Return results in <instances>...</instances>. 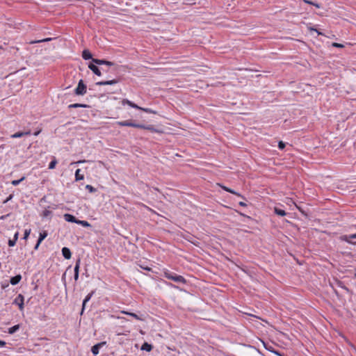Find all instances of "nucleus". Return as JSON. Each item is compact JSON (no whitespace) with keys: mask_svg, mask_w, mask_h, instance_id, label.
Masks as SVG:
<instances>
[{"mask_svg":"<svg viewBox=\"0 0 356 356\" xmlns=\"http://www.w3.org/2000/svg\"><path fill=\"white\" fill-rule=\"evenodd\" d=\"M116 124L120 127H131L134 128H139L143 129L149 130L151 132L154 133H160L161 131L156 129L154 125L149 124L145 125L143 124L136 123L134 120H129L124 121H118L116 122Z\"/></svg>","mask_w":356,"mask_h":356,"instance_id":"obj_1","label":"nucleus"},{"mask_svg":"<svg viewBox=\"0 0 356 356\" xmlns=\"http://www.w3.org/2000/svg\"><path fill=\"white\" fill-rule=\"evenodd\" d=\"M163 276L170 280L174 281L176 283L179 284H186V280L181 275H177L174 272L170 271L168 270H165L163 272Z\"/></svg>","mask_w":356,"mask_h":356,"instance_id":"obj_2","label":"nucleus"},{"mask_svg":"<svg viewBox=\"0 0 356 356\" xmlns=\"http://www.w3.org/2000/svg\"><path fill=\"white\" fill-rule=\"evenodd\" d=\"M87 92V86L82 79L79 80L77 87L74 89L76 95H84Z\"/></svg>","mask_w":356,"mask_h":356,"instance_id":"obj_3","label":"nucleus"},{"mask_svg":"<svg viewBox=\"0 0 356 356\" xmlns=\"http://www.w3.org/2000/svg\"><path fill=\"white\" fill-rule=\"evenodd\" d=\"M24 298L22 294H19L14 300L13 304L18 305L19 309L23 311L24 308Z\"/></svg>","mask_w":356,"mask_h":356,"instance_id":"obj_4","label":"nucleus"},{"mask_svg":"<svg viewBox=\"0 0 356 356\" xmlns=\"http://www.w3.org/2000/svg\"><path fill=\"white\" fill-rule=\"evenodd\" d=\"M92 63L96 65H106L109 67L113 66L115 65L114 63H113V62L106 60L105 59H99V58H92Z\"/></svg>","mask_w":356,"mask_h":356,"instance_id":"obj_5","label":"nucleus"},{"mask_svg":"<svg viewBox=\"0 0 356 356\" xmlns=\"http://www.w3.org/2000/svg\"><path fill=\"white\" fill-rule=\"evenodd\" d=\"M106 341H102V342H99V343H96L95 345H94L92 348H91V351L92 353V354L96 356L97 355L99 354V349L101 348H102L103 346H104L106 345Z\"/></svg>","mask_w":356,"mask_h":356,"instance_id":"obj_6","label":"nucleus"},{"mask_svg":"<svg viewBox=\"0 0 356 356\" xmlns=\"http://www.w3.org/2000/svg\"><path fill=\"white\" fill-rule=\"evenodd\" d=\"M56 209L57 208V205L56 204H54L53 206L51 207H48L47 209H45L42 214H41V216H42L43 218H51V216H52V211H50L49 209Z\"/></svg>","mask_w":356,"mask_h":356,"instance_id":"obj_7","label":"nucleus"},{"mask_svg":"<svg viewBox=\"0 0 356 356\" xmlns=\"http://www.w3.org/2000/svg\"><path fill=\"white\" fill-rule=\"evenodd\" d=\"M341 239L344 241L348 243L355 245V242H352L350 239H356V234H350V235H343L341 236Z\"/></svg>","mask_w":356,"mask_h":356,"instance_id":"obj_8","label":"nucleus"},{"mask_svg":"<svg viewBox=\"0 0 356 356\" xmlns=\"http://www.w3.org/2000/svg\"><path fill=\"white\" fill-rule=\"evenodd\" d=\"M88 68L96 75L97 76H101L102 75V72L99 70V68L97 66L96 64L93 63L92 62V63H90L88 65Z\"/></svg>","mask_w":356,"mask_h":356,"instance_id":"obj_9","label":"nucleus"},{"mask_svg":"<svg viewBox=\"0 0 356 356\" xmlns=\"http://www.w3.org/2000/svg\"><path fill=\"white\" fill-rule=\"evenodd\" d=\"M122 105H125V104H127L129 105V106H131V108H136V109H142V107L138 106L137 104H136L135 103L132 102L131 101L127 99H123L122 100Z\"/></svg>","mask_w":356,"mask_h":356,"instance_id":"obj_10","label":"nucleus"},{"mask_svg":"<svg viewBox=\"0 0 356 356\" xmlns=\"http://www.w3.org/2000/svg\"><path fill=\"white\" fill-rule=\"evenodd\" d=\"M31 134V130H28L26 131H18L11 135L12 138H21L24 136H29Z\"/></svg>","mask_w":356,"mask_h":356,"instance_id":"obj_11","label":"nucleus"},{"mask_svg":"<svg viewBox=\"0 0 356 356\" xmlns=\"http://www.w3.org/2000/svg\"><path fill=\"white\" fill-rule=\"evenodd\" d=\"M119 82L118 79H113L109 81H102L96 83L97 86L114 85Z\"/></svg>","mask_w":356,"mask_h":356,"instance_id":"obj_12","label":"nucleus"},{"mask_svg":"<svg viewBox=\"0 0 356 356\" xmlns=\"http://www.w3.org/2000/svg\"><path fill=\"white\" fill-rule=\"evenodd\" d=\"M63 217H64V219L67 222H74V223L76 224V222H77L78 219L74 216H73L72 214L65 213V214H64Z\"/></svg>","mask_w":356,"mask_h":356,"instance_id":"obj_13","label":"nucleus"},{"mask_svg":"<svg viewBox=\"0 0 356 356\" xmlns=\"http://www.w3.org/2000/svg\"><path fill=\"white\" fill-rule=\"evenodd\" d=\"M63 257L66 259H70L72 257V252L70 248L64 247L61 250Z\"/></svg>","mask_w":356,"mask_h":356,"instance_id":"obj_14","label":"nucleus"},{"mask_svg":"<svg viewBox=\"0 0 356 356\" xmlns=\"http://www.w3.org/2000/svg\"><path fill=\"white\" fill-rule=\"evenodd\" d=\"M93 294H94V291H91L85 297L84 300H83L81 314H82L83 313V311H84L85 307H86V304L91 299Z\"/></svg>","mask_w":356,"mask_h":356,"instance_id":"obj_15","label":"nucleus"},{"mask_svg":"<svg viewBox=\"0 0 356 356\" xmlns=\"http://www.w3.org/2000/svg\"><path fill=\"white\" fill-rule=\"evenodd\" d=\"M122 312L124 314H127L128 316H130L134 318L136 320L144 321L143 315L139 316L135 313L130 312H125V311H123Z\"/></svg>","mask_w":356,"mask_h":356,"instance_id":"obj_16","label":"nucleus"},{"mask_svg":"<svg viewBox=\"0 0 356 356\" xmlns=\"http://www.w3.org/2000/svg\"><path fill=\"white\" fill-rule=\"evenodd\" d=\"M76 108H90V106L88 104H79V103H74V104H70L68 106L69 109Z\"/></svg>","mask_w":356,"mask_h":356,"instance_id":"obj_17","label":"nucleus"},{"mask_svg":"<svg viewBox=\"0 0 356 356\" xmlns=\"http://www.w3.org/2000/svg\"><path fill=\"white\" fill-rule=\"evenodd\" d=\"M21 280H22V275L20 274H19L14 277H12L10 280V283L12 285H16L21 281Z\"/></svg>","mask_w":356,"mask_h":356,"instance_id":"obj_18","label":"nucleus"},{"mask_svg":"<svg viewBox=\"0 0 356 356\" xmlns=\"http://www.w3.org/2000/svg\"><path fill=\"white\" fill-rule=\"evenodd\" d=\"M82 57L84 60H89V59L92 60V58H93L91 52L88 49H84L82 51Z\"/></svg>","mask_w":356,"mask_h":356,"instance_id":"obj_19","label":"nucleus"},{"mask_svg":"<svg viewBox=\"0 0 356 356\" xmlns=\"http://www.w3.org/2000/svg\"><path fill=\"white\" fill-rule=\"evenodd\" d=\"M152 348L153 346L147 342H144L140 348L142 350H145L147 352H150L152 350Z\"/></svg>","mask_w":356,"mask_h":356,"instance_id":"obj_20","label":"nucleus"},{"mask_svg":"<svg viewBox=\"0 0 356 356\" xmlns=\"http://www.w3.org/2000/svg\"><path fill=\"white\" fill-rule=\"evenodd\" d=\"M262 342H263V344H264V348H265L267 350H268V351H270V352H271V353H274V354H278V350H275V349L272 346H270V345H269V344H268V343H265V342H264V341H262Z\"/></svg>","mask_w":356,"mask_h":356,"instance_id":"obj_21","label":"nucleus"},{"mask_svg":"<svg viewBox=\"0 0 356 356\" xmlns=\"http://www.w3.org/2000/svg\"><path fill=\"white\" fill-rule=\"evenodd\" d=\"M274 212L275 214H277V216H284L286 215V212L284 209H282L278 207L274 208Z\"/></svg>","mask_w":356,"mask_h":356,"instance_id":"obj_22","label":"nucleus"},{"mask_svg":"<svg viewBox=\"0 0 356 356\" xmlns=\"http://www.w3.org/2000/svg\"><path fill=\"white\" fill-rule=\"evenodd\" d=\"M19 327H20L19 324H17L11 327H9L8 330V333L10 334H13L14 333H15L17 331L19 330Z\"/></svg>","mask_w":356,"mask_h":356,"instance_id":"obj_23","label":"nucleus"},{"mask_svg":"<svg viewBox=\"0 0 356 356\" xmlns=\"http://www.w3.org/2000/svg\"><path fill=\"white\" fill-rule=\"evenodd\" d=\"M81 170L80 169H77L75 172V180L77 181H80V180H83L84 179V175L81 174Z\"/></svg>","mask_w":356,"mask_h":356,"instance_id":"obj_24","label":"nucleus"},{"mask_svg":"<svg viewBox=\"0 0 356 356\" xmlns=\"http://www.w3.org/2000/svg\"><path fill=\"white\" fill-rule=\"evenodd\" d=\"M48 233L47 231H43L40 233L39 238L38 241H39V243H42V241L47 236Z\"/></svg>","mask_w":356,"mask_h":356,"instance_id":"obj_25","label":"nucleus"},{"mask_svg":"<svg viewBox=\"0 0 356 356\" xmlns=\"http://www.w3.org/2000/svg\"><path fill=\"white\" fill-rule=\"evenodd\" d=\"M81 264V259L78 258L76 261L75 266L74 268V273H79V268Z\"/></svg>","mask_w":356,"mask_h":356,"instance_id":"obj_26","label":"nucleus"},{"mask_svg":"<svg viewBox=\"0 0 356 356\" xmlns=\"http://www.w3.org/2000/svg\"><path fill=\"white\" fill-rule=\"evenodd\" d=\"M337 285L338 286L344 289L347 293H352V291L348 287H346L341 281H337Z\"/></svg>","mask_w":356,"mask_h":356,"instance_id":"obj_27","label":"nucleus"},{"mask_svg":"<svg viewBox=\"0 0 356 356\" xmlns=\"http://www.w3.org/2000/svg\"><path fill=\"white\" fill-rule=\"evenodd\" d=\"M76 224L81 225H82L84 227H90V224L88 221H86V220H81L78 219L77 222H76Z\"/></svg>","mask_w":356,"mask_h":356,"instance_id":"obj_28","label":"nucleus"},{"mask_svg":"<svg viewBox=\"0 0 356 356\" xmlns=\"http://www.w3.org/2000/svg\"><path fill=\"white\" fill-rule=\"evenodd\" d=\"M222 189H223V190H225V191H227V192H229V193H233V194H235V195H238V196L241 197V195L239 193H238L235 192L234 191H233L232 189H231V188H228V187H226V186H222ZM242 197L243 198V196H242Z\"/></svg>","mask_w":356,"mask_h":356,"instance_id":"obj_29","label":"nucleus"},{"mask_svg":"<svg viewBox=\"0 0 356 356\" xmlns=\"http://www.w3.org/2000/svg\"><path fill=\"white\" fill-rule=\"evenodd\" d=\"M56 164L57 160L55 157H54L53 160L49 164V169H54Z\"/></svg>","mask_w":356,"mask_h":356,"instance_id":"obj_30","label":"nucleus"},{"mask_svg":"<svg viewBox=\"0 0 356 356\" xmlns=\"http://www.w3.org/2000/svg\"><path fill=\"white\" fill-rule=\"evenodd\" d=\"M86 189L90 193H95L97 191V188L89 184L86 186Z\"/></svg>","mask_w":356,"mask_h":356,"instance_id":"obj_31","label":"nucleus"},{"mask_svg":"<svg viewBox=\"0 0 356 356\" xmlns=\"http://www.w3.org/2000/svg\"><path fill=\"white\" fill-rule=\"evenodd\" d=\"M25 179V177H22L21 179H15V180H13L11 181V184L13 185V186H17L19 185L23 180Z\"/></svg>","mask_w":356,"mask_h":356,"instance_id":"obj_32","label":"nucleus"},{"mask_svg":"<svg viewBox=\"0 0 356 356\" xmlns=\"http://www.w3.org/2000/svg\"><path fill=\"white\" fill-rule=\"evenodd\" d=\"M141 111L145 112V113H153V114H156L157 112L149 108H142V109H140Z\"/></svg>","mask_w":356,"mask_h":356,"instance_id":"obj_33","label":"nucleus"},{"mask_svg":"<svg viewBox=\"0 0 356 356\" xmlns=\"http://www.w3.org/2000/svg\"><path fill=\"white\" fill-rule=\"evenodd\" d=\"M286 145H285V143H284L283 141L280 140L279 143H278V148L281 150L284 149V147H285Z\"/></svg>","mask_w":356,"mask_h":356,"instance_id":"obj_34","label":"nucleus"},{"mask_svg":"<svg viewBox=\"0 0 356 356\" xmlns=\"http://www.w3.org/2000/svg\"><path fill=\"white\" fill-rule=\"evenodd\" d=\"M50 40H51V38H44L43 40H37V41H35V42H32L31 43H38V42H48V41H50Z\"/></svg>","mask_w":356,"mask_h":356,"instance_id":"obj_35","label":"nucleus"},{"mask_svg":"<svg viewBox=\"0 0 356 356\" xmlns=\"http://www.w3.org/2000/svg\"><path fill=\"white\" fill-rule=\"evenodd\" d=\"M31 233V229H26L24 234V239H26Z\"/></svg>","mask_w":356,"mask_h":356,"instance_id":"obj_36","label":"nucleus"},{"mask_svg":"<svg viewBox=\"0 0 356 356\" xmlns=\"http://www.w3.org/2000/svg\"><path fill=\"white\" fill-rule=\"evenodd\" d=\"M13 194H10L5 200H3V203L6 204L8 202L10 201L13 199Z\"/></svg>","mask_w":356,"mask_h":356,"instance_id":"obj_37","label":"nucleus"},{"mask_svg":"<svg viewBox=\"0 0 356 356\" xmlns=\"http://www.w3.org/2000/svg\"><path fill=\"white\" fill-rule=\"evenodd\" d=\"M16 243V241L13 239H9L8 244L10 247H13Z\"/></svg>","mask_w":356,"mask_h":356,"instance_id":"obj_38","label":"nucleus"},{"mask_svg":"<svg viewBox=\"0 0 356 356\" xmlns=\"http://www.w3.org/2000/svg\"><path fill=\"white\" fill-rule=\"evenodd\" d=\"M332 46L334 47H338V48L343 47V45L342 44L337 43V42L332 43Z\"/></svg>","mask_w":356,"mask_h":356,"instance_id":"obj_39","label":"nucleus"},{"mask_svg":"<svg viewBox=\"0 0 356 356\" xmlns=\"http://www.w3.org/2000/svg\"><path fill=\"white\" fill-rule=\"evenodd\" d=\"M9 285L8 282H3V283H1V288L3 289H5L6 287H8Z\"/></svg>","mask_w":356,"mask_h":356,"instance_id":"obj_40","label":"nucleus"},{"mask_svg":"<svg viewBox=\"0 0 356 356\" xmlns=\"http://www.w3.org/2000/svg\"><path fill=\"white\" fill-rule=\"evenodd\" d=\"M79 273H74V278L75 281H77L79 279Z\"/></svg>","mask_w":356,"mask_h":356,"instance_id":"obj_41","label":"nucleus"},{"mask_svg":"<svg viewBox=\"0 0 356 356\" xmlns=\"http://www.w3.org/2000/svg\"><path fill=\"white\" fill-rule=\"evenodd\" d=\"M140 266V268H142L143 269H144V270H147V271H151V270H152V268H149V267H147V266L144 267V266Z\"/></svg>","mask_w":356,"mask_h":356,"instance_id":"obj_42","label":"nucleus"},{"mask_svg":"<svg viewBox=\"0 0 356 356\" xmlns=\"http://www.w3.org/2000/svg\"><path fill=\"white\" fill-rule=\"evenodd\" d=\"M167 285L171 286V287H173V288H176V289H179L178 286H175V284H172V283H168V282H165Z\"/></svg>","mask_w":356,"mask_h":356,"instance_id":"obj_43","label":"nucleus"},{"mask_svg":"<svg viewBox=\"0 0 356 356\" xmlns=\"http://www.w3.org/2000/svg\"><path fill=\"white\" fill-rule=\"evenodd\" d=\"M310 30L316 31L318 33V35H322V33L320 31H318L316 29L311 28Z\"/></svg>","mask_w":356,"mask_h":356,"instance_id":"obj_44","label":"nucleus"},{"mask_svg":"<svg viewBox=\"0 0 356 356\" xmlns=\"http://www.w3.org/2000/svg\"><path fill=\"white\" fill-rule=\"evenodd\" d=\"M41 243H39V241H37V243L34 247V250H38V248H39V245H40Z\"/></svg>","mask_w":356,"mask_h":356,"instance_id":"obj_45","label":"nucleus"},{"mask_svg":"<svg viewBox=\"0 0 356 356\" xmlns=\"http://www.w3.org/2000/svg\"><path fill=\"white\" fill-rule=\"evenodd\" d=\"M6 343L4 341L0 340V347L5 346Z\"/></svg>","mask_w":356,"mask_h":356,"instance_id":"obj_46","label":"nucleus"},{"mask_svg":"<svg viewBox=\"0 0 356 356\" xmlns=\"http://www.w3.org/2000/svg\"><path fill=\"white\" fill-rule=\"evenodd\" d=\"M18 232H16L14 235V238H13V240H15V241H17V238H18Z\"/></svg>","mask_w":356,"mask_h":356,"instance_id":"obj_47","label":"nucleus"},{"mask_svg":"<svg viewBox=\"0 0 356 356\" xmlns=\"http://www.w3.org/2000/svg\"><path fill=\"white\" fill-rule=\"evenodd\" d=\"M305 2L306 3H308V4H310V5L314 4V2L312 1H309V0H305Z\"/></svg>","mask_w":356,"mask_h":356,"instance_id":"obj_48","label":"nucleus"},{"mask_svg":"<svg viewBox=\"0 0 356 356\" xmlns=\"http://www.w3.org/2000/svg\"><path fill=\"white\" fill-rule=\"evenodd\" d=\"M238 204L241 206V207H246L247 204L244 202H240L238 203Z\"/></svg>","mask_w":356,"mask_h":356,"instance_id":"obj_49","label":"nucleus"},{"mask_svg":"<svg viewBox=\"0 0 356 356\" xmlns=\"http://www.w3.org/2000/svg\"><path fill=\"white\" fill-rule=\"evenodd\" d=\"M275 355H278V356H285L284 353H282L280 351H278V354H275Z\"/></svg>","mask_w":356,"mask_h":356,"instance_id":"obj_50","label":"nucleus"},{"mask_svg":"<svg viewBox=\"0 0 356 356\" xmlns=\"http://www.w3.org/2000/svg\"><path fill=\"white\" fill-rule=\"evenodd\" d=\"M240 214H241V216H244V217H246V218H249V219H250V218H251L250 216H246V215H245V214H243V213H240Z\"/></svg>","mask_w":356,"mask_h":356,"instance_id":"obj_51","label":"nucleus"},{"mask_svg":"<svg viewBox=\"0 0 356 356\" xmlns=\"http://www.w3.org/2000/svg\"><path fill=\"white\" fill-rule=\"evenodd\" d=\"M40 131H41L40 130L37 131H35L33 134H34L35 136H38V135L40 133Z\"/></svg>","mask_w":356,"mask_h":356,"instance_id":"obj_52","label":"nucleus"},{"mask_svg":"<svg viewBox=\"0 0 356 356\" xmlns=\"http://www.w3.org/2000/svg\"><path fill=\"white\" fill-rule=\"evenodd\" d=\"M313 6H316V8H320V5L317 3H314V4H313Z\"/></svg>","mask_w":356,"mask_h":356,"instance_id":"obj_53","label":"nucleus"},{"mask_svg":"<svg viewBox=\"0 0 356 356\" xmlns=\"http://www.w3.org/2000/svg\"><path fill=\"white\" fill-rule=\"evenodd\" d=\"M46 201V197H43L41 200H40V202H45Z\"/></svg>","mask_w":356,"mask_h":356,"instance_id":"obj_54","label":"nucleus"},{"mask_svg":"<svg viewBox=\"0 0 356 356\" xmlns=\"http://www.w3.org/2000/svg\"><path fill=\"white\" fill-rule=\"evenodd\" d=\"M334 293H335L337 296H339V293H338V291H337V290H334Z\"/></svg>","mask_w":356,"mask_h":356,"instance_id":"obj_55","label":"nucleus"},{"mask_svg":"<svg viewBox=\"0 0 356 356\" xmlns=\"http://www.w3.org/2000/svg\"><path fill=\"white\" fill-rule=\"evenodd\" d=\"M85 162V161H79L78 162H76V163H83Z\"/></svg>","mask_w":356,"mask_h":356,"instance_id":"obj_56","label":"nucleus"},{"mask_svg":"<svg viewBox=\"0 0 356 356\" xmlns=\"http://www.w3.org/2000/svg\"><path fill=\"white\" fill-rule=\"evenodd\" d=\"M355 277H356V273L355 274Z\"/></svg>","mask_w":356,"mask_h":356,"instance_id":"obj_57","label":"nucleus"},{"mask_svg":"<svg viewBox=\"0 0 356 356\" xmlns=\"http://www.w3.org/2000/svg\"><path fill=\"white\" fill-rule=\"evenodd\" d=\"M1 48V47L0 46V49Z\"/></svg>","mask_w":356,"mask_h":356,"instance_id":"obj_58","label":"nucleus"}]
</instances>
